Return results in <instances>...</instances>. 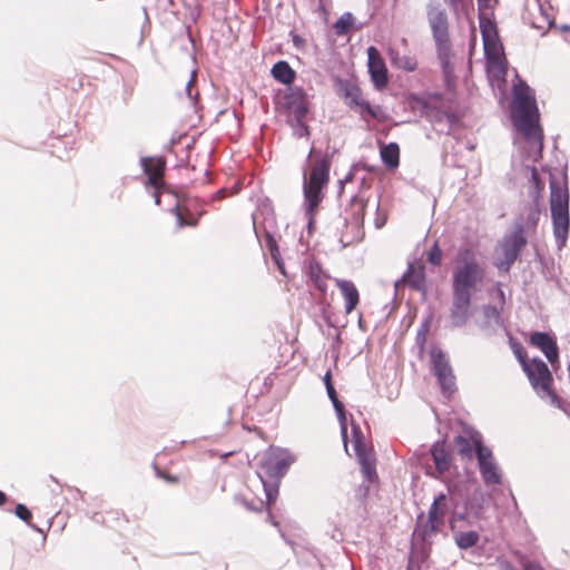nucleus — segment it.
Here are the masks:
<instances>
[{
	"label": "nucleus",
	"mask_w": 570,
	"mask_h": 570,
	"mask_svg": "<svg viewBox=\"0 0 570 570\" xmlns=\"http://www.w3.org/2000/svg\"><path fill=\"white\" fill-rule=\"evenodd\" d=\"M154 167L153 170L155 175L161 174L165 170L166 167V160L163 157L154 158L151 161Z\"/></svg>",
	"instance_id": "53"
},
{
	"label": "nucleus",
	"mask_w": 570,
	"mask_h": 570,
	"mask_svg": "<svg viewBox=\"0 0 570 570\" xmlns=\"http://www.w3.org/2000/svg\"><path fill=\"white\" fill-rule=\"evenodd\" d=\"M289 36L292 38L293 46L296 49H302L304 47L305 40L298 33L291 31Z\"/></svg>",
	"instance_id": "56"
},
{
	"label": "nucleus",
	"mask_w": 570,
	"mask_h": 570,
	"mask_svg": "<svg viewBox=\"0 0 570 570\" xmlns=\"http://www.w3.org/2000/svg\"><path fill=\"white\" fill-rule=\"evenodd\" d=\"M530 344L539 348L547 360L553 365L559 360V347L557 340L548 332H532Z\"/></svg>",
	"instance_id": "12"
},
{
	"label": "nucleus",
	"mask_w": 570,
	"mask_h": 570,
	"mask_svg": "<svg viewBox=\"0 0 570 570\" xmlns=\"http://www.w3.org/2000/svg\"><path fill=\"white\" fill-rule=\"evenodd\" d=\"M304 215H305V218L307 219V224H306L307 234L312 235V233L314 232L316 213L315 212H312L309 214L304 213Z\"/></svg>",
	"instance_id": "54"
},
{
	"label": "nucleus",
	"mask_w": 570,
	"mask_h": 570,
	"mask_svg": "<svg viewBox=\"0 0 570 570\" xmlns=\"http://www.w3.org/2000/svg\"><path fill=\"white\" fill-rule=\"evenodd\" d=\"M451 530L453 531L454 543L460 550H468L476 546L480 540V534L475 530L455 531L453 524H451Z\"/></svg>",
	"instance_id": "25"
},
{
	"label": "nucleus",
	"mask_w": 570,
	"mask_h": 570,
	"mask_svg": "<svg viewBox=\"0 0 570 570\" xmlns=\"http://www.w3.org/2000/svg\"><path fill=\"white\" fill-rule=\"evenodd\" d=\"M478 469L485 485L502 483V473L490 448L481 449L476 458Z\"/></svg>",
	"instance_id": "10"
},
{
	"label": "nucleus",
	"mask_w": 570,
	"mask_h": 570,
	"mask_svg": "<svg viewBox=\"0 0 570 570\" xmlns=\"http://www.w3.org/2000/svg\"><path fill=\"white\" fill-rule=\"evenodd\" d=\"M242 503L246 507V509H248L250 511H261L264 505L263 501H259L258 505H255L254 503L247 501L246 499H243Z\"/></svg>",
	"instance_id": "59"
},
{
	"label": "nucleus",
	"mask_w": 570,
	"mask_h": 570,
	"mask_svg": "<svg viewBox=\"0 0 570 570\" xmlns=\"http://www.w3.org/2000/svg\"><path fill=\"white\" fill-rule=\"evenodd\" d=\"M431 371L435 375L441 387V393L445 397H450L456 390L455 375L450 365L446 354L436 346L430 350Z\"/></svg>",
	"instance_id": "6"
},
{
	"label": "nucleus",
	"mask_w": 570,
	"mask_h": 570,
	"mask_svg": "<svg viewBox=\"0 0 570 570\" xmlns=\"http://www.w3.org/2000/svg\"><path fill=\"white\" fill-rule=\"evenodd\" d=\"M523 570H544L539 563L534 561H527L523 563Z\"/></svg>",
	"instance_id": "63"
},
{
	"label": "nucleus",
	"mask_w": 570,
	"mask_h": 570,
	"mask_svg": "<svg viewBox=\"0 0 570 570\" xmlns=\"http://www.w3.org/2000/svg\"><path fill=\"white\" fill-rule=\"evenodd\" d=\"M451 513H452L451 524H453V520L464 521L466 519V514H468V505H464L462 511H459L456 509V505H454Z\"/></svg>",
	"instance_id": "52"
},
{
	"label": "nucleus",
	"mask_w": 570,
	"mask_h": 570,
	"mask_svg": "<svg viewBox=\"0 0 570 570\" xmlns=\"http://www.w3.org/2000/svg\"><path fill=\"white\" fill-rule=\"evenodd\" d=\"M368 72L375 88L382 89L387 86L389 77L387 69L382 60L374 62L370 59Z\"/></svg>",
	"instance_id": "26"
},
{
	"label": "nucleus",
	"mask_w": 570,
	"mask_h": 570,
	"mask_svg": "<svg viewBox=\"0 0 570 570\" xmlns=\"http://www.w3.org/2000/svg\"><path fill=\"white\" fill-rule=\"evenodd\" d=\"M355 455L361 465V471L367 481L377 479L375 458L372 450L365 443H358L354 446Z\"/></svg>",
	"instance_id": "16"
},
{
	"label": "nucleus",
	"mask_w": 570,
	"mask_h": 570,
	"mask_svg": "<svg viewBox=\"0 0 570 570\" xmlns=\"http://www.w3.org/2000/svg\"><path fill=\"white\" fill-rule=\"evenodd\" d=\"M425 343H426V334L416 332L415 344L419 347L420 352L424 351Z\"/></svg>",
	"instance_id": "57"
},
{
	"label": "nucleus",
	"mask_w": 570,
	"mask_h": 570,
	"mask_svg": "<svg viewBox=\"0 0 570 570\" xmlns=\"http://www.w3.org/2000/svg\"><path fill=\"white\" fill-rule=\"evenodd\" d=\"M348 108L358 112L361 120L365 122L368 121V114L372 109V105L370 104V101L364 99L362 95L358 97V99L354 100L352 106H350Z\"/></svg>",
	"instance_id": "34"
},
{
	"label": "nucleus",
	"mask_w": 570,
	"mask_h": 570,
	"mask_svg": "<svg viewBox=\"0 0 570 570\" xmlns=\"http://www.w3.org/2000/svg\"><path fill=\"white\" fill-rule=\"evenodd\" d=\"M540 212L538 209H531L528 214V222L531 223V225L535 226L539 220Z\"/></svg>",
	"instance_id": "62"
},
{
	"label": "nucleus",
	"mask_w": 570,
	"mask_h": 570,
	"mask_svg": "<svg viewBox=\"0 0 570 570\" xmlns=\"http://www.w3.org/2000/svg\"><path fill=\"white\" fill-rule=\"evenodd\" d=\"M522 368L525 372L532 387L534 390L541 389L551 397V402L553 404H556L558 407H561L559 396L551 389L553 379L548 365L541 358L533 357L530 363H524Z\"/></svg>",
	"instance_id": "7"
},
{
	"label": "nucleus",
	"mask_w": 570,
	"mask_h": 570,
	"mask_svg": "<svg viewBox=\"0 0 570 570\" xmlns=\"http://www.w3.org/2000/svg\"><path fill=\"white\" fill-rule=\"evenodd\" d=\"M393 62L396 67L405 71H414L417 67L416 59L410 56H401L393 58Z\"/></svg>",
	"instance_id": "38"
},
{
	"label": "nucleus",
	"mask_w": 570,
	"mask_h": 570,
	"mask_svg": "<svg viewBox=\"0 0 570 570\" xmlns=\"http://www.w3.org/2000/svg\"><path fill=\"white\" fill-rule=\"evenodd\" d=\"M322 187L311 186L307 184H303V195H304V212L305 214H309L312 212L317 213L318 206L324 198Z\"/></svg>",
	"instance_id": "22"
},
{
	"label": "nucleus",
	"mask_w": 570,
	"mask_h": 570,
	"mask_svg": "<svg viewBox=\"0 0 570 570\" xmlns=\"http://www.w3.org/2000/svg\"><path fill=\"white\" fill-rule=\"evenodd\" d=\"M525 168L530 171V195L533 199H538L544 189V184L534 166H527Z\"/></svg>",
	"instance_id": "31"
},
{
	"label": "nucleus",
	"mask_w": 570,
	"mask_h": 570,
	"mask_svg": "<svg viewBox=\"0 0 570 570\" xmlns=\"http://www.w3.org/2000/svg\"><path fill=\"white\" fill-rule=\"evenodd\" d=\"M481 38L483 40L499 38L497 22L483 14H479Z\"/></svg>",
	"instance_id": "30"
},
{
	"label": "nucleus",
	"mask_w": 570,
	"mask_h": 570,
	"mask_svg": "<svg viewBox=\"0 0 570 570\" xmlns=\"http://www.w3.org/2000/svg\"><path fill=\"white\" fill-rule=\"evenodd\" d=\"M424 513L421 512L416 519V525L412 533V543L421 549L422 560H424L433 543V537L441 531L442 525L435 522L433 513H428V519L423 522Z\"/></svg>",
	"instance_id": "8"
},
{
	"label": "nucleus",
	"mask_w": 570,
	"mask_h": 570,
	"mask_svg": "<svg viewBox=\"0 0 570 570\" xmlns=\"http://www.w3.org/2000/svg\"><path fill=\"white\" fill-rule=\"evenodd\" d=\"M375 119L379 121H385L386 120V114L382 109L380 105H372V109L368 114V120Z\"/></svg>",
	"instance_id": "47"
},
{
	"label": "nucleus",
	"mask_w": 570,
	"mask_h": 570,
	"mask_svg": "<svg viewBox=\"0 0 570 570\" xmlns=\"http://www.w3.org/2000/svg\"><path fill=\"white\" fill-rule=\"evenodd\" d=\"M454 449L463 461H471L479 455L480 450L488 449L483 442L482 434L472 429H464V434H458L453 439Z\"/></svg>",
	"instance_id": "9"
},
{
	"label": "nucleus",
	"mask_w": 570,
	"mask_h": 570,
	"mask_svg": "<svg viewBox=\"0 0 570 570\" xmlns=\"http://www.w3.org/2000/svg\"><path fill=\"white\" fill-rule=\"evenodd\" d=\"M483 316L487 321V323H490L491 321L494 323L495 326L502 327L503 321L501 317V309L497 307L495 305L488 304L483 306Z\"/></svg>",
	"instance_id": "35"
},
{
	"label": "nucleus",
	"mask_w": 570,
	"mask_h": 570,
	"mask_svg": "<svg viewBox=\"0 0 570 570\" xmlns=\"http://www.w3.org/2000/svg\"><path fill=\"white\" fill-rule=\"evenodd\" d=\"M154 157H141L140 158V167L142 169V173L147 175V181L146 185L154 187L155 190H157L158 187V178L157 175L153 174L150 170L149 161H153Z\"/></svg>",
	"instance_id": "36"
},
{
	"label": "nucleus",
	"mask_w": 570,
	"mask_h": 570,
	"mask_svg": "<svg viewBox=\"0 0 570 570\" xmlns=\"http://www.w3.org/2000/svg\"><path fill=\"white\" fill-rule=\"evenodd\" d=\"M440 115H441V117L444 118V124H445L446 128L445 129L441 128V129H439V131L449 135L451 131V128L456 122H459V117L455 114L449 112V111H445V114H440Z\"/></svg>",
	"instance_id": "42"
},
{
	"label": "nucleus",
	"mask_w": 570,
	"mask_h": 570,
	"mask_svg": "<svg viewBox=\"0 0 570 570\" xmlns=\"http://www.w3.org/2000/svg\"><path fill=\"white\" fill-rule=\"evenodd\" d=\"M14 514L18 519L23 521L27 525H29L35 531H38V532L41 531L36 524L31 523L32 513L26 504L18 503L14 508Z\"/></svg>",
	"instance_id": "37"
},
{
	"label": "nucleus",
	"mask_w": 570,
	"mask_h": 570,
	"mask_svg": "<svg viewBox=\"0 0 570 570\" xmlns=\"http://www.w3.org/2000/svg\"><path fill=\"white\" fill-rule=\"evenodd\" d=\"M464 505H468V511L471 510L473 514L479 515V513L483 510V495L479 494V498L475 495L471 500H466Z\"/></svg>",
	"instance_id": "41"
},
{
	"label": "nucleus",
	"mask_w": 570,
	"mask_h": 570,
	"mask_svg": "<svg viewBox=\"0 0 570 570\" xmlns=\"http://www.w3.org/2000/svg\"><path fill=\"white\" fill-rule=\"evenodd\" d=\"M449 504H444V505H438L436 507V510H435V522L440 525H444V522H445V515L446 513L449 512Z\"/></svg>",
	"instance_id": "51"
},
{
	"label": "nucleus",
	"mask_w": 570,
	"mask_h": 570,
	"mask_svg": "<svg viewBox=\"0 0 570 570\" xmlns=\"http://www.w3.org/2000/svg\"><path fill=\"white\" fill-rule=\"evenodd\" d=\"M455 262L458 266L452 274V293L472 296L473 289L483 278L484 271L469 247L459 249Z\"/></svg>",
	"instance_id": "4"
},
{
	"label": "nucleus",
	"mask_w": 570,
	"mask_h": 570,
	"mask_svg": "<svg viewBox=\"0 0 570 570\" xmlns=\"http://www.w3.org/2000/svg\"><path fill=\"white\" fill-rule=\"evenodd\" d=\"M272 77L284 86L293 85L296 78V71L286 60H278L271 69Z\"/></svg>",
	"instance_id": "23"
},
{
	"label": "nucleus",
	"mask_w": 570,
	"mask_h": 570,
	"mask_svg": "<svg viewBox=\"0 0 570 570\" xmlns=\"http://www.w3.org/2000/svg\"><path fill=\"white\" fill-rule=\"evenodd\" d=\"M512 348H513V352L515 353L518 360L520 361V363L523 365L524 363H527V360L525 357L523 356L522 352H521V347L519 344L517 343H512L511 344Z\"/></svg>",
	"instance_id": "60"
},
{
	"label": "nucleus",
	"mask_w": 570,
	"mask_h": 570,
	"mask_svg": "<svg viewBox=\"0 0 570 570\" xmlns=\"http://www.w3.org/2000/svg\"><path fill=\"white\" fill-rule=\"evenodd\" d=\"M430 453L439 473H445L451 468V455L445 449L444 441H438L431 445Z\"/></svg>",
	"instance_id": "20"
},
{
	"label": "nucleus",
	"mask_w": 570,
	"mask_h": 570,
	"mask_svg": "<svg viewBox=\"0 0 570 570\" xmlns=\"http://www.w3.org/2000/svg\"><path fill=\"white\" fill-rule=\"evenodd\" d=\"M569 208L567 186H561L552 177L550 179V210Z\"/></svg>",
	"instance_id": "21"
},
{
	"label": "nucleus",
	"mask_w": 570,
	"mask_h": 570,
	"mask_svg": "<svg viewBox=\"0 0 570 570\" xmlns=\"http://www.w3.org/2000/svg\"><path fill=\"white\" fill-rule=\"evenodd\" d=\"M441 261L442 249L440 248L438 242H434L430 250L428 252V262L433 266H438L441 264Z\"/></svg>",
	"instance_id": "40"
},
{
	"label": "nucleus",
	"mask_w": 570,
	"mask_h": 570,
	"mask_svg": "<svg viewBox=\"0 0 570 570\" xmlns=\"http://www.w3.org/2000/svg\"><path fill=\"white\" fill-rule=\"evenodd\" d=\"M334 88L338 97L343 98L347 107L352 106L354 100L358 99L362 90L358 85L347 78L335 77Z\"/></svg>",
	"instance_id": "17"
},
{
	"label": "nucleus",
	"mask_w": 570,
	"mask_h": 570,
	"mask_svg": "<svg viewBox=\"0 0 570 570\" xmlns=\"http://www.w3.org/2000/svg\"><path fill=\"white\" fill-rule=\"evenodd\" d=\"M439 114H445V110L434 108L428 114L430 121L435 126L444 124V118Z\"/></svg>",
	"instance_id": "50"
},
{
	"label": "nucleus",
	"mask_w": 570,
	"mask_h": 570,
	"mask_svg": "<svg viewBox=\"0 0 570 570\" xmlns=\"http://www.w3.org/2000/svg\"><path fill=\"white\" fill-rule=\"evenodd\" d=\"M551 212L553 236L556 237L558 249L566 246L569 229H570V215L569 208L553 209Z\"/></svg>",
	"instance_id": "13"
},
{
	"label": "nucleus",
	"mask_w": 570,
	"mask_h": 570,
	"mask_svg": "<svg viewBox=\"0 0 570 570\" xmlns=\"http://www.w3.org/2000/svg\"><path fill=\"white\" fill-rule=\"evenodd\" d=\"M483 50L487 59L494 65L504 76L508 71V61L504 57V48L499 38L483 40Z\"/></svg>",
	"instance_id": "14"
},
{
	"label": "nucleus",
	"mask_w": 570,
	"mask_h": 570,
	"mask_svg": "<svg viewBox=\"0 0 570 570\" xmlns=\"http://www.w3.org/2000/svg\"><path fill=\"white\" fill-rule=\"evenodd\" d=\"M262 213L264 214L266 222H271L272 224L275 223L274 209L272 207L269 199H266L262 204Z\"/></svg>",
	"instance_id": "49"
},
{
	"label": "nucleus",
	"mask_w": 570,
	"mask_h": 570,
	"mask_svg": "<svg viewBox=\"0 0 570 570\" xmlns=\"http://www.w3.org/2000/svg\"><path fill=\"white\" fill-rule=\"evenodd\" d=\"M355 19L354 16L346 11L340 16V18L334 22L333 29L335 31V35L337 36H346L351 30H360L362 29L363 24L360 23L358 26H355Z\"/></svg>",
	"instance_id": "29"
},
{
	"label": "nucleus",
	"mask_w": 570,
	"mask_h": 570,
	"mask_svg": "<svg viewBox=\"0 0 570 570\" xmlns=\"http://www.w3.org/2000/svg\"><path fill=\"white\" fill-rule=\"evenodd\" d=\"M352 204L358 206V210L354 213V216L356 217V219L363 220L364 210H365V207L367 206V200H364L363 198H358L357 195H354L352 197Z\"/></svg>",
	"instance_id": "44"
},
{
	"label": "nucleus",
	"mask_w": 570,
	"mask_h": 570,
	"mask_svg": "<svg viewBox=\"0 0 570 570\" xmlns=\"http://www.w3.org/2000/svg\"><path fill=\"white\" fill-rule=\"evenodd\" d=\"M402 281L411 288L420 292L422 296H426V276L422 266L415 269L413 268L412 264H410L406 272L402 276Z\"/></svg>",
	"instance_id": "19"
},
{
	"label": "nucleus",
	"mask_w": 570,
	"mask_h": 570,
	"mask_svg": "<svg viewBox=\"0 0 570 570\" xmlns=\"http://www.w3.org/2000/svg\"><path fill=\"white\" fill-rule=\"evenodd\" d=\"M173 213L174 215L176 216V219H177V225L179 228L184 227V226H195L197 224V220H190V222H186L180 213V209H179V204L177 203L175 205V207L173 208Z\"/></svg>",
	"instance_id": "48"
},
{
	"label": "nucleus",
	"mask_w": 570,
	"mask_h": 570,
	"mask_svg": "<svg viewBox=\"0 0 570 570\" xmlns=\"http://www.w3.org/2000/svg\"><path fill=\"white\" fill-rule=\"evenodd\" d=\"M380 156L382 163L391 169H394L400 164V147L397 142L391 141L381 146Z\"/></svg>",
	"instance_id": "27"
},
{
	"label": "nucleus",
	"mask_w": 570,
	"mask_h": 570,
	"mask_svg": "<svg viewBox=\"0 0 570 570\" xmlns=\"http://www.w3.org/2000/svg\"><path fill=\"white\" fill-rule=\"evenodd\" d=\"M430 322H431V317L425 318L421 323L420 327L417 328V332L428 335V332H429V328H430Z\"/></svg>",
	"instance_id": "64"
},
{
	"label": "nucleus",
	"mask_w": 570,
	"mask_h": 570,
	"mask_svg": "<svg viewBox=\"0 0 570 570\" xmlns=\"http://www.w3.org/2000/svg\"><path fill=\"white\" fill-rule=\"evenodd\" d=\"M452 303L450 307V321L452 327H463L472 315V296L452 293Z\"/></svg>",
	"instance_id": "11"
},
{
	"label": "nucleus",
	"mask_w": 570,
	"mask_h": 570,
	"mask_svg": "<svg viewBox=\"0 0 570 570\" xmlns=\"http://www.w3.org/2000/svg\"><path fill=\"white\" fill-rule=\"evenodd\" d=\"M351 425H352L353 446H355L358 443H365L364 434H363L360 425L356 424L353 420L351 422Z\"/></svg>",
	"instance_id": "46"
},
{
	"label": "nucleus",
	"mask_w": 570,
	"mask_h": 570,
	"mask_svg": "<svg viewBox=\"0 0 570 570\" xmlns=\"http://www.w3.org/2000/svg\"><path fill=\"white\" fill-rule=\"evenodd\" d=\"M286 124L292 128V135L295 138H309L311 131L308 125L305 122V119H286Z\"/></svg>",
	"instance_id": "33"
},
{
	"label": "nucleus",
	"mask_w": 570,
	"mask_h": 570,
	"mask_svg": "<svg viewBox=\"0 0 570 570\" xmlns=\"http://www.w3.org/2000/svg\"><path fill=\"white\" fill-rule=\"evenodd\" d=\"M330 169L331 158L328 155H325L315 163L308 178L304 171L303 184L325 188L330 180Z\"/></svg>",
	"instance_id": "15"
},
{
	"label": "nucleus",
	"mask_w": 570,
	"mask_h": 570,
	"mask_svg": "<svg viewBox=\"0 0 570 570\" xmlns=\"http://www.w3.org/2000/svg\"><path fill=\"white\" fill-rule=\"evenodd\" d=\"M511 118L514 126L522 132L527 141L532 142L541 157L543 149V131L540 125V112L534 90L519 79L512 87Z\"/></svg>",
	"instance_id": "1"
},
{
	"label": "nucleus",
	"mask_w": 570,
	"mask_h": 570,
	"mask_svg": "<svg viewBox=\"0 0 570 570\" xmlns=\"http://www.w3.org/2000/svg\"><path fill=\"white\" fill-rule=\"evenodd\" d=\"M426 17L435 42L442 72L445 78H449L453 73V66L451 62L452 48L446 10L439 0H429L426 3Z\"/></svg>",
	"instance_id": "3"
},
{
	"label": "nucleus",
	"mask_w": 570,
	"mask_h": 570,
	"mask_svg": "<svg viewBox=\"0 0 570 570\" xmlns=\"http://www.w3.org/2000/svg\"><path fill=\"white\" fill-rule=\"evenodd\" d=\"M335 284L340 288L345 301V313H352L360 303V294L352 281L335 278Z\"/></svg>",
	"instance_id": "18"
},
{
	"label": "nucleus",
	"mask_w": 570,
	"mask_h": 570,
	"mask_svg": "<svg viewBox=\"0 0 570 570\" xmlns=\"http://www.w3.org/2000/svg\"><path fill=\"white\" fill-rule=\"evenodd\" d=\"M525 225L520 218L515 222L511 234L505 235L500 245L502 259L494 263V266L503 273H509L512 265L520 258L523 248L527 246Z\"/></svg>",
	"instance_id": "5"
},
{
	"label": "nucleus",
	"mask_w": 570,
	"mask_h": 570,
	"mask_svg": "<svg viewBox=\"0 0 570 570\" xmlns=\"http://www.w3.org/2000/svg\"><path fill=\"white\" fill-rule=\"evenodd\" d=\"M448 495L443 492H440L438 493L434 499H433V502L431 503L430 505V509H429V512L428 513H433L435 515V510H436V507L438 505H444V504H449L448 502Z\"/></svg>",
	"instance_id": "45"
},
{
	"label": "nucleus",
	"mask_w": 570,
	"mask_h": 570,
	"mask_svg": "<svg viewBox=\"0 0 570 570\" xmlns=\"http://www.w3.org/2000/svg\"><path fill=\"white\" fill-rule=\"evenodd\" d=\"M306 275H307V278L309 282L313 283V285L315 286V288L322 294V295H326V292H327V278H328V275H326L322 268V265L316 262V261H313L309 263L308 267H307V271H306Z\"/></svg>",
	"instance_id": "24"
},
{
	"label": "nucleus",
	"mask_w": 570,
	"mask_h": 570,
	"mask_svg": "<svg viewBox=\"0 0 570 570\" xmlns=\"http://www.w3.org/2000/svg\"><path fill=\"white\" fill-rule=\"evenodd\" d=\"M512 348H513V352L515 353L518 360L520 361V363L523 365L524 363H527V360L525 357L523 356L522 352H521V347L519 344L517 343H512L511 344Z\"/></svg>",
	"instance_id": "61"
},
{
	"label": "nucleus",
	"mask_w": 570,
	"mask_h": 570,
	"mask_svg": "<svg viewBox=\"0 0 570 570\" xmlns=\"http://www.w3.org/2000/svg\"><path fill=\"white\" fill-rule=\"evenodd\" d=\"M306 101H308V97L303 87L293 85L287 86L286 92L283 97L284 109L304 104Z\"/></svg>",
	"instance_id": "28"
},
{
	"label": "nucleus",
	"mask_w": 570,
	"mask_h": 570,
	"mask_svg": "<svg viewBox=\"0 0 570 570\" xmlns=\"http://www.w3.org/2000/svg\"><path fill=\"white\" fill-rule=\"evenodd\" d=\"M285 110L293 115L292 117H288L287 119H291V120L305 119V117L308 112V101L301 104V105H296L291 108H287Z\"/></svg>",
	"instance_id": "39"
},
{
	"label": "nucleus",
	"mask_w": 570,
	"mask_h": 570,
	"mask_svg": "<svg viewBox=\"0 0 570 570\" xmlns=\"http://www.w3.org/2000/svg\"><path fill=\"white\" fill-rule=\"evenodd\" d=\"M344 446L347 448V419L345 410L336 413Z\"/></svg>",
	"instance_id": "43"
},
{
	"label": "nucleus",
	"mask_w": 570,
	"mask_h": 570,
	"mask_svg": "<svg viewBox=\"0 0 570 570\" xmlns=\"http://www.w3.org/2000/svg\"><path fill=\"white\" fill-rule=\"evenodd\" d=\"M196 77V70H193L191 71V76H190V79L189 81L186 83V87H185V91H186V95L190 98V99H195L198 97V92H196L195 95H193V91H191V85L194 82V79Z\"/></svg>",
	"instance_id": "55"
},
{
	"label": "nucleus",
	"mask_w": 570,
	"mask_h": 570,
	"mask_svg": "<svg viewBox=\"0 0 570 570\" xmlns=\"http://www.w3.org/2000/svg\"><path fill=\"white\" fill-rule=\"evenodd\" d=\"M265 235H266V245H267V247L269 249L272 259L276 263V265L279 268L281 273L285 274L284 264L282 262V257H281V254H279V250H278V246H277L276 239L274 238L272 233L268 232L267 229L265 230Z\"/></svg>",
	"instance_id": "32"
},
{
	"label": "nucleus",
	"mask_w": 570,
	"mask_h": 570,
	"mask_svg": "<svg viewBox=\"0 0 570 570\" xmlns=\"http://www.w3.org/2000/svg\"><path fill=\"white\" fill-rule=\"evenodd\" d=\"M155 471H156L157 476L165 479L169 483H175L178 481V476L163 473L156 465H155Z\"/></svg>",
	"instance_id": "58"
},
{
	"label": "nucleus",
	"mask_w": 570,
	"mask_h": 570,
	"mask_svg": "<svg viewBox=\"0 0 570 570\" xmlns=\"http://www.w3.org/2000/svg\"><path fill=\"white\" fill-rule=\"evenodd\" d=\"M294 461L295 458L289 451L274 446H271L263 456L257 476L263 484L268 505L276 501L281 480Z\"/></svg>",
	"instance_id": "2"
}]
</instances>
